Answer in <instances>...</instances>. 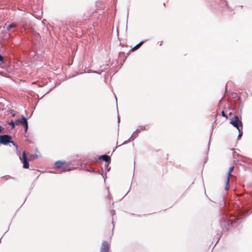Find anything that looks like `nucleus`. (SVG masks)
I'll return each mask as SVG.
<instances>
[{
	"mask_svg": "<svg viewBox=\"0 0 252 252\" xmlns=\"http://www.w3.org/2000/svg\"><path fill=\"white\" fill-rule=\"evenodd\" d=\"M9 125L11 126L12 128H14V126H15V125H16V122H14L13 121H11L10 123H9Z\"/></svg>",
	"mask_w": 252,
	"mask_h": 252,
	"instance_id": "2eb2a0df",
	"label": "nucleus"
},
{
	"mask_svg": "<svg viewBox=\"0 0 252 252\" xmlns=\"http://www.w3.org/2000/svg\"><path fill=\"white\" fill-rule=\"evenodd\" d=\"M149 128L148 126H141L139 127V129H140V131L142 130H148Z\"/></svg>",
	"mask_w": 252,
	"mask_h": 252,
	"instance_id": "ddd939ff",
	"label": "nucleus"
},
{
	"mask_svg": "<svg viewBox=\"0 0 252 252\" xmlns=\"http://www.w3.org/2000/svg\"><path fill=\"white\" fill-rule=\"evenodd\" d=\"M22 158H23V167L24 168H28L29 167V164L28 161V159L27 158L25 152L24 151L22 153Z\"/></svg>",
	"mask_w": 252,
	"mask_h": 252,
	"instance_id": "0eeeda50",
	"label": "nucleus"
},
{
	"mask_svg": "<svg viewBox=\"0 0 252 252\" xmlns=\"http://www.w3.org/2000/svg\"><path fill=\"white\" fill-rule=\"evenodd\" d=\"M11 140L12 137L7 134L0 136V143L6 145L8 143H11L14 146L17 148V146L15 145V143Z\"/></svg>",
	"mask_w": 252,
	"mask_h": 252,
	"instance_id": "f03ea898",
	"label": "nucleus"
},
{
	"mask_svg": "<svg viewBox=\"0 0 252 252\" xmlns=\"http://www.w3.org/2000/svg\"><path fill=\"white\" fill-rule=\"evenodd\" d=\"M21 124L24 127L25 131L26 132L28 128V124L27 119L24 116L22 117V119L20 120H17L16 121V124L18 125Z\"/></svg>",
	"mask_w": 252,
	"mask_h": 252,
	"instance_id": "20e7f679",
	"label": "nucleus"
},
{
	"mask_svg": "<svg viewBox=\"0 0 252 252\" xmlns=\"http://www.w3.org/2000/svg\"><path fill=\"white\" fill-rule=\"evenodd\" d=\"M140 132V129H137L135 131H134L133 132V134L131 135V136L130 137V138H129L127 141H126L125 142H124L123 144H125L127 143L128 141H130L131 140V141L133 140L135 138H136L138 136V133Z\"/></svg>",
	"mask_w": 252,
	"mask_h": 252,
	"instance_id": "39448f33",
	"label": "nucleus"
},
{
	"mask_svg": "<svg viewBox=\"0 0 252 252\" xmlns=\"http://www.w3.org/2000/svg\"><path fill=\"white\" fill-rule=\"evenodd\" d=\"M234 168V166H231L229 168V170L228 171L227 175V179H226V182H225V188H224L225 190H228L229 189V182H230V178L232 175L231 173L233 171Z\"/></svg>",
	"mask_w": 252,
	"mask_h": 252,
	"instance_id": "7ed1b4c3",
	"label": "nucleus"
},
{
	"mask_svg": "<svg viewBox=\"0 0 252 252\" xmlns=\"http://www.w3.org/2000/svg\"><path fill=\"white\" fill-rule=\"evenodd\" d=\"M64 164V162H62L61 161H57L55 162V165L56 168H60Z\"/></svg>",
	"mask_w": 252,
	"mask_h": 252,
	"instance_id": "9b49d317",
	"label": "nucleus"
},
{
	"mask_svg": "<svg viewBox=\"0 0 252 252\" xmlns=\"http://www.w3.org/2000/svg\"><path fill=\"white\" fill-rule=\"evenodd\" d=\"M73 168L70 166V164H68L63 166L62 168L63 171H70Z\"/></svg>",
	"mask_w": 252,
	"mask_h": 252,
	"instance_id": "1a4fd4ad",
	"label": "nucleus"
},
{
	"mask_svg": "<svg viewBox=\"0 0 252 252\" xmlns=\"http://www.w3.org/2000/svg\"><path fill=\"white\" fill-rule=\"evenodd\" d=\"M99 159H102L104 161H106V162L110 160V157L105 155L100 156Z\"/></svg>",
	"mask_w": 252,
	"mask_h": 252,
	"instance_id": "6e6552de",
	"label": "nucleus"
},
{
	"mask_svg": "<svg viewBox=\"0 0 252 252\" xmlns=\"http://www.w3.org/2000/svg\"><path fill=\"white\" fill-rule=\"evenodd\" d=\"M118 123H120V118H119V117H118Z\"/></svg>",
	"mask_w": 252,
	"mask_h": 252,
	"instance_id": "aec40b11",
	"label": "nucleus"
},
{
	"mask_svg": "<svg viewBox=\"0 0 252 252\" xmlns=\"http://www.w3.org/2000/svg\"><path fill=\"white\" fill-rule=\"evenodd\" d=\"M144 41H141L138 44H137L136 45H135L134 47H133L131 49V51H134L135 50L137 49L140 46H141L143 43Z\"/></svg>",
	"mask_w": 252,
	"mask_h": 252,
	"instance_id": "9d476101",
	"label": "nucleus"
},
{
	"mask_svg": "<svg viewBox=\"0 0 252 252\" xmlns=\"http://www.w3.org/2000/svg\"><path fill=\"white\" fill-rule=\"evenodd\" d=\"M252 212V210L251 211L250 213Z\"/></svg>",
	"mask_w": 252,
	"mask_h": 252,
	"instance_id": "5701e85b",
	"label": "nucleus"
},
{
	"mask_svg": "<svg viewBox=\"0 0 252 252\" xmlns=\"http://www.w3.org/2000/svg\"><path fill=\"white\" fill-rule=\"evenodd\" d=\"M109 244L106 241H104L102 243L100 252H109Z\"/></svg>",
	"mask_w": 252,
	"mask_h": 252,
	"instance_id": "423d86ee",
	"label": "nucleus"
},
{
	"mask_svg": "<svg viewBox=\"0 0 252 252\" xmlns=\"http://www.w3.org/2000/svg\"><path fill=\"white\" fill-rule=\"evenodd\" d=\"M3 57L0 54V62H3Z\"/></svg>",
	"mask_w": 252,
	"mask_h": 252,
	"instance_id": "dca6fc26",
	"label": "nucleus"
},
{
	"mask_svg": "<svg viewBox=\"0 0 252 252\" xmlns=\"http://www.w3.org/2000/svg\"><path fill=\"white\" fill-rule=\"evenodd\" d=\"M221 114H222V116H223V117H226L227 118V117L225 116V113H224V112L223 111H222L221 112Z\"/></svg>",
	"mask_w": 252,
	"mask_h": 252,
	"instance_id": "f3484780",
	"label": "nucleus"
},
{
	"mask_svg": "<svg viewBox=\"0 0 252 252\" xmlns=\"http://www.w3.org/2000/svg\"><path fill=\"white\" fill-rule=\"evenodd\" d=\"M110 167L107 169V171H109L110 170Z\"/></svg>",
	"mask_w": 252,
	"mask_h": 252,
	"instance_id": "4be33fe9",
	"label": "nucleus"
},
{
	"mask_svg": "<svg viewBox=\"0 0 252 252\" xmlns=\"http://www.w3.org/2000/svg\"><path fill=\"white\" fill-rule=\"evenodd\" d=\"M230 123L238 130L243 128V124L238 116H235L230 119Z\"/></svg>",
	"mask_w": 252,
	"mask_h": 252,
	"instance_id": "f257e3e1",
	"label": "nucleus"
},
{
	"mask_svg": "<svg viewBox=\"0 0 252 252\" xmlns=\"http://www.w3.org/2000/svg\"><path fill=\"white\" fill-rule=\"evenodd\" d=\"M238 131H239V134L238 136V138H240L242 136V135L243 134L242 129H239V130H238Z\"/></svg>",
	"mask_w": 252,
	"mask_h": 252,
	"instance_id": "4468645a",
	"label": "nucleus"
},
{
	"mask_svg": "<svg viewBox=\"0 0 252 252\" xmlns=\"http://www.w3.org/2000/svg\"><path fill=\"white\" fill-rule=\"evenodd\" d=\"M250 213H249V212H248L246 213V215H248V214H249Z\"/></svg>",
	"mask_w": 252,
	"mask_h": 252,
	"instance_id": "412c9836",
	"label": "nucleus"
},
{
	"mask_svg": "<svg viewBox=\"0 0 252 252\" xmlns=\"http://www.w3.org/2000/svg\"><path fill=\"white\" fill-rule=\"evenodd\" d=\"M16 27V24L14 23H11L8 25L7 27V31H9L12 28Z\"/></svg>",
	"mask_w": 252,
	"mask_h": 252,
	"instance_id": "f8f14e48",
	"label": "nucleus"
},
{
	"mask_svg": "<svg viewBox=\"0 0 252 252\" xmlns=\"http://www.w3.org/2000/svg\"><path fill=\"white\" fill-rule=\"evenodd\" d=\"M2 128L1 126H0V132L2 131Z\"/></svg>",
	"mask_w": 252,
	"mask_h": 252,
	"instance_id": "6ab92c4d",
	"label": "nucleus"
},
{
	"mask_svg": "<svg viewBox=\"0 0 252 252\" xmlns=\"http://www.w3.org/2000/svg\"><path fill=\"white\" fill-rule=\"evenodd\" d=\"M92 72L96 73H98L99 74H100V72H97L96 71H92Z\"/></svg>",
	"mask_w": 252,
	"mask_h": 252,
	"instance_id": "a211bd4d",
	"label": "nucleus"
}]
</instances>
